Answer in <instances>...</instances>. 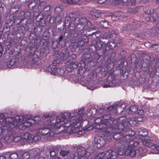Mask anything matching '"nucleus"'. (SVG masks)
Returning <instances> with one entry per match:
<instances>
[{"instance_id":"f257e3e1","label":"nucleus","mask_w":159,"mask_h":159,"mask_svg":"<svg viewBox=\"0 0 159 159\" xmlns=\"http://www.w3.org/2000/svg\"><path fill=\"white\" fill-rule=\"evenodd\" d=\"M95 122L97 124H102L101 125L102 127L100 128L102 130L105 128H108L109 130L113 129L114 128L116 127V124L118 123L117 120L111 117L109 114L104 115L102 116L97 118Z\"/></svg>"},{"instance_id":"f03ea898","label":"nucleus","mask_w":159,"mask_h":159,"mask_svg":"<svg viewBox=\"0 0 159 159\" xmlns=\"http://www.w3.org/2000/svg\"><path fill=\"white\" fill-rule=\"evenodd\" d=\"M25 120L23 117L21 116H15L14 119L9 118L8 120V125L12 129L18 125V128L20 130H25L27 128L31 125V121H27L24 122Z\"/></svg>"},{"instance_id":"7ed1b4c3","label":"nucleus","mask_w":159,"mask_h":159,"mask_svg":"<svg viewBox=\"0 0 159 159\" xmlns=\"http://www.w3.org/2000/svg\"><path fill=\"white\" fill-rule=\"evenodd\" d=\"M37 5V10L39 14L37 15L36 19L39 21L42 20L46 13L49 12L51 9V6L46 2V0H34Z\"/></svg>"},{"instance_id":"20e7f679","label":"nucleus","mask_w":159,"mask_h":159,"mask_svg":"<svg viewBox=\"0 0 159 159\" xmlns=\"http://www.w3.org/2000/svg\"><path fill=\"white\" fill-rule=\"evenodd\" d=\"M79 122V120H77V118L75 117L70 119L68 123L65 124L64 125V129L66 132L72 134L75 130V126Z\"/></svg>"},{"instance_id":"39448f33","label":"nucleus","mask_w":159,"mask_h":159,"mask_svg":"<svg viewBox=\"0 0 159 159\" xmlns=\"http://www.w3.org/2000/svg\"><path fill=\"white\" fill-rule=\"evenodd\" d=\"M37 132L41 135L44 136L47 139L51 140L54 135L53 131L48 127H43L37 130Z\"/></svg>"},{"instance_id":"423d86ee","label":"nucleus","mask_w":159,"mask_h":159,"mask_svg":"<svg viewBox=\"0 0 159 159\" xmlns=\"http://www.w3.org/2000/svg\"><path fill=\"white\" fill-rule=\"evenodd\" d=\"M117 146L121 149H124L125 148L127 147L129 145L132 146L136 147L139 144V142L137 141L134 140H129V142L125 140H123L121 138L117 142Z\"/></svg>"},{"instance_id":"0eeeda50","label":"nucleus","mask_w":159,"mask_h":159,"mask_svg":"<svg viewBox=\"0 0 159 159\" xmlns=\"http://www.w3.org/2000/svg\"><path fill=\"white\" fill-rule=\"evenodd\" d=\"M116 152L112 150H110L105 152L98 153L93 159H109L110 157H114Z\"/></svg>"},{"instance_id":"6e6552de","label":"nucleus","mask_w":159,"mask_h":159,"mask_svg":"<svg viewBox=\"0 0 159 159\" xmlns=\"http://www.w3.org/2000/svg\"><path fill=\"white\" fill-rule=\"evenodd\" d=\"M46 70L51 74L54 75H62L65 73L63 69L54 66L50 65L46 68Z\"/></svg>"},{"instance_id":"1a4fd4ad","label":"nucleus","mask_w":159,"mask_h":159,"mask_svg":"<svg viewBox=\"0 0 159 159\" xmlns=\"http://www.w3.org/2000/svg\"><path fill=\"white\" fill-rule=\"evenodd\" d=\"M77 148V152L78 154L81 157H88L93 152L92 150H91V151H89V148L88 149L87 151L86 148L81 146H78Z\"/></svg>"},{"instance_id":"9d476101","label":"nucleus","mask_w":159,"mask_h":159,"mask_svg":"<svg viewBox=\"0 0 159 159\" xmlns=\"http://www.w3.org/2000/svg\"><path fill=\"white\" fill-rule=\"evenodd\" d=\"M94 146L98 148H100L103 146L106 143L105 139L100 136L95 137L94 139Z\"/></svg>"},{"instance_id":"9b49d317","label":"nucleus","mask_w":159,"mask_h":159,"mask_svg":"<svg viewBox=\"0 0 159 159\" xmlns=\"http://www.w3.org/2000/svg\"><path fill=\"white\" fill-rule=\"evenodd\" d=\"M65 118L63 116H57L56 119H52L50 120V125L54 126V127H56L57 128H60V127L59 126H58L57 125L61 122H65Z\"/></svg>"},{"instance_id":"f8f14e48","label":"nucleus","mask_w":159,"mask_h":159,"mask_svg":"<svg viewBox=\"0 0 159 159\" xmlns=\"http://www.w3.org/2000/svg\"><path fill=\"white\" fill-rule=\"evenodd\" d=\"M115 125L116 127L115 128H114V129H117L119 131H121V132H123V134H124V133L126 132H129L130 129L127 124L125 125L124 123H117V124H116Z\"/></svg>"},{"instance_id":"ddd939ff","label":"nucleus","mask_w":159,"mask_h":159,"mask_svg":"<svg viewBox=\"0 0 159 159\" xmlns=\"http://www.w3.org/2000/svg\"><path fill=\"white\" fill-rule=\"evenodd\" d=\"M126 107L125 104L124 103L121 104L119 105H112L109 107L108 109L110 111L116 108L115 112L116 114H118L121 113Z\"/></svg>"},{"instance_id":"4468645a","label":"nucleus","mask_w":159,"mask_h":159,"mask_svg":"<svg viewBox=\"0 0 159 159\" xmlns=\"http://www.w3.org/2000/svg\"><path fill=\"white\" fill-rule=\"evenodd\" d=\"M134 146L129 145L128 146L124 152V155H125L130 156L131 157H134L136 154H137V152L133 148Z\"/></svg>"},{"instance_id":"2eb2a0df","label":"nucleus","mask_w":159,"mask_h":159,"mask_svg":"<svg viewBox=\"0 0 159 159\" xmlns=\"http://www.w3.org/2000/svg\"><path fill=\"white\" fill-rule=\"evenodd\" d=\"M85 25L84 24H83L79 23L77 24L76 28V30L77 32V34L80 36H84L85 35V34L84 33V29H85Z\"/></svg>"},{"instance_id":"dca6fc26","label":"nucleus","mask_w":159,"mask_h":159,"mask_svg":"<svg viewBox=\"0 0 159 159\" xmlns=\"http://www.w3.org/2000/svg\"><path fill=\"white\" fill-rule=\"evenodd\" d=\"M113 129L109 130L108 128L107 129L106 128H103L102 130L103 132H105V136L106 137L107 140L109 141L111 140L112 138H113Z\"/></svg>"},{"instance_id":"f3484780","label":"nucleus","mask_w":159,"mask_h":159,"mask_svg":"<svg viewBox=\"0 0 159 159\" xmlns=\"http://www.w3.org/2000/svg\"><path fill=\"white\" fill-rule=\"evenodd\" d=\"M129 132H126L124 133V134H123L122 138L123 140H125L126 141H129V140H130V138L133 137V135L134 134V131H131L130 129H129Z\"/></svg>"},{"instance_id":"a211bd4d","label":"nucleus","mask_w":159,"mask_h":159,"mask_svg":"<svg viewBox=\"0 0 159 159\" xmlns=\"http://www.w3.org/2000/svg\"><path fill=\"white\" fill-rule=\"evenodd\" d=\"M69 51L68 49H63L60 54V59L61 60H65L69 57Z\"/></svg>"},{"instance_id":"6ab92c4d","label":"nucleus","mask_w":159,"mask_h":159,"mask_svg":"<svg viewBox=\"0 0 159 159\" xmlns=\"http://www.w3.org/2000/svg\"><path fill=\"white\" fill-rule=\"evenodd\" d=\"M85 30L89 31H91L92 30H96V28L94 25L91 23L90 22L87 21L86 25H85Z\"/></svg>"},{"instance_id":"aec40b11","label":"nucleus","mask_w":159,"mask_h":159,"mask_svg":"<svg viewBox=\"0 0 159 159\" xmlns=\"http://www.w3.org/2000/svg\"><path fill=\"white\" fill-rule=\"evenodd\" d=\"M62 11L63 9L59 7H55L54 10L55 14L61 17L63 15Z\"/></svg>"},{"instance_id":"412c9836","label":"nucleus","mask_w":159,"mask_h":159,"mask_svg":"<svg viewBox=\"0 0 159 159\" xmlns=\"http://www.w3.org/2000/svg\"><path fill=\"white\" fill-rule=\"evenodd\" d=\"M123 132H118L113 134V139L115 140H117V142H118L121 138H122Z\"/></svg>"},{"instance_id":"4be33fe9","label":"nucleus","mask_w":159,"mask_h":159,"mask_svg":"<svg viewBox=\"0 0 159 159\" xmlns=\"http://www.w3.org/2000/svg\"><path fill=\"white\" fill-rule=\"evenodd\" d=\"M127 120L129 124L132 126H134L136 125V120L134 117H129L128 118Z\"/></svg>"},{"instance_id":"5701e85b","label":"nucleus","mask_w":159,"mask_h":159,"mask_svg":"<svg viewBox=\"0 0 159 159\" xmlns=\"http://www.w3.org/2000/svg\"><path fill=\"white\" fill-rule=\"evenodd\" d=\"M33 135L28 133H26L24 134V137L28 143H31L32 141Z\"/></svg>"},{"instance_id":"b1692460","label":"nucleus","mask_w":159,"mask_h":159,"mask_svg":"<svg viewBox=\"0 0 159 159\" xmlns=\"http://www.w3.org/2000/svg\"><path fill=\"white\" fill-rule=\"evenodd\" d=\"M90 14L95 17L98 18L101 16V13L100 11L96 10H94L91 11Z\"/></svg>"},{"instance_id":"393cba45","label":"nucleus","mask_w":159,"mask_h":159,"mask_svg":"<svg viewBox=\"0 0 159 159\" xmlns=\"http://www.w3.org/2000/svg\"><path fill=\"white\" fill-rule=\"evenodd\" d=\"M126 118L125 116H123L119 117L117 120L118 123H124L125 125L127 124V122H126Z\"/></svg>"},{"instance_id":"a878e982","label":"nucleus","mask_w":159,"mask_h":159,"mask_svg":"<svg viewBox=\"0 0 159 159\" xmlns=\"http://www.w3.org/2000/svg\"><path fill=\"white\" fill-rule=\"evenodd\" d=\"M143 144L146 147H152V148L153 149V144L150 141L148 140H144L142 141Z\"/></svg>"},{"instance_id":"bb28decb","label":"nucleus","mask_w":159,"mask_h":159,"mask_svg":"<svg viewBox=\"0 0 159 159\" xmlns=\"http://www.w3.org/2000/svg\"><path fill=\"white\" fill-rule=\"evenodd\" d=\"M33 154H34V156H33L34 159H45L43 157H40L41 153L39 151L34 152Z\"/></svg>"},{"instance_id":"cd10ccee","label":"nucleus","mask_w":159,"mask_h":159,"mask_svg":"<svg viewBox=\"0 0 159 159\" xmlns=\"http://www.w3.org/2000/svg\"><path fill=\"white\" fill-rule=\"evenodd\" d=\"M76 20L78 21H79V23L84 24L85 25L86 23L87 24V22L86 18L85 17H81L80 19L76 18L75 20L76 21Z\"/></svg>"},{"instance_id":"c85d7f7f","label":"nucleus","mask_w":159,"mask_h":159,"mask_svg":"<svg viewBox=\"0 0 159 159\" xmlns=\"http://www.w3.org/2000/svg\"><path fill=\"white\" fill-rule=\"evenodd\" d=\"M146 152V150L143 147L139 148L137 150V152L139 155L141 156H144L145 152Z\"/></svg>"},{"instance_id":"c756f323","label":"nucleus","mask_w":159,"mask_h":159,"mask_svg":"<svg viewBox=\"0 0 159 159\" xmlns=\"http://www.w3.org/2000/svg\"><path fill=\"white\" fill-rule=\"evenodd\" d=\"M124 31L127 32L130 31L132 29V26L129 24H126L122 27Z\"/></svg>"},{"instance_id":"7c9ffc66","label":"nucleus","mask_w":159,"mask_h":159,"mask_svg":"<svg viewBox=\"0 0 159 159\" xmlns=\"http://www.w3.org/2000/svg\"><path fill=\"white\" fill-rule=\"evenodd\" d=\"M105 46V43L101 41H100L99 42H98L96 43V46L97 49L99 50L101 49L102 48L103 46Z\"/></svg>"},{"instance_id":"2f4dec72","label":"nucleus","mask_w":159,"mask_h":159,"mask_svg":"<svg viewBox=\"0 0 159 159\" xmlns=\"http://www.w3.org/2000/svg\"><path fill=\"white\" fill-rule=\"evenodd\" d=\"M45 118V119L46 121H48L51 120V118L54 117V115L51 114H45L43 115Z\"/></svg>"},{"instance_id":"473e14b6","label":"nucleus","mask_w":159,"mask_h":159,"mask_svg":"<svg viewBox=\"0 0 159 159\" xmlns=\"http://www.w3.org/2000/svg\"><path fill=\"white\" fill-rule=\"evenodd\" d=\"M143 133H144V134H140L139 135L138 138L141 139V140L144 139L145 138L147 137V136L148 134V132L145 130H144L143 131Z\"/></svg>"},{"instance_id":"72a5a7b5","label":"nucleus","mask_w":159,"mask_h":159,"mask_svg":"<svg viewBox=\"0 0 159 159\" xmlns=\"http://www.w3.org/2000/svg\"><path fill=\"white\" fill-rule=\"evenodd\" d=\"M100 25L104 28H107L109 26L108 23L105 20H102L99 22Z\"/></svg>"},{"instance_id":"f704fd0d","label":"nucleus","mask_w":159,"mask_h":159,"mask_svg":"<svg viewBox=\"0 0 159 159\" xmlns=\"http://www.w3.org/2000/svg\"><path fill=\"white\" fill-rule=\"evenodd\" d=\"M107 45L108 46V48L110 49H112L114 48L116 46V43L113 42H113H110L108 43Z\"/></svg>"},{"instance_id":"c9c22d12","label":"nucleus","mask_w":159,"mask_h":159,"mask_svg":"<svg viewBox=\"0 0 159 159\" xmlns=\"http://www.w3.org/2000/svg\"><path fill=\"white\" fill-rule=\"evenodd\" d=\"M144 12L145 13H146L148 15H149V16L148 17L149 18V19H150L151 18H152L153 19V20H156V18L152 16V14H151V12L150 10H145L144 11Z\"/></svg>"},{"instance_id":"e433bc0d","label":"nucleus","mask_w":159,"mask_h":159,"mask_svg":"<svg viewBox=\"0 0 159 159\" xmlns=\"http://www.w3.org/2000/svg\"><path fill=\"white\" fill-rule=\"evenodd\" d=\"M68 67L71 69L73 70L77 68V65L76 63L72 62L70 63L68 65Z\"/></svg>"},{"instance_id":"4c0bfd02","label":"nucleus","mask_w":159,"mask_h":159,"mask_svg":"<svg viewBox=\"0 0 159 159\" xmlns=\"http://www.w3.org/2000/svg\"><path fill=\"white\" fill-rule=\"evenodd\" d=\"M13 139V137L11 136H6L5 138H4V140L5 141L9 143H10L12 141V139Z\"/></svg>"},{"instance_id":"58836bf2","label":"nucleus","mask_w":159,"mask_h":159,"mask_svg":"<svg viewBox=\"0 0 159 159\" xmlns=\"http://www.w3.org/2000/svg\"><path fill=\"white\" fill-rule=\"evenodd\" d=\"M41 138L39 136V135H36L35 136H34L33 135L32 138V141L31 142H34L37 141H38L39 140H40Z\"/></svg>"},{"instance_id":"ea45409f","label":"nucleus","mask_w":159,"mask_h":159,"mask_svg":"<svg viewBox=\"0 0 159 159\" xmlns=\"http://www.w3.org/2000/svg\"><path fill=\"white\" fill-rule=\"evenodd\" d=\"M14 60H9L7 62V65L8 67H10L14 65Z\"/></svg>"},{"instance_id":"a19ab883","label":"nucleus","mask_w":159,"mask_h":159,"mask_svg":"<svg viewBox=\"0 0 159 159\" xmlns=\"http://www.w3.org/2000/svg\"><path fill=\"white\" fill-rule=\"evenodd\" d=\"M25 12L23 11H20L18 13V18L20 20L23 19L25 17Z\"/></svg>"},{"instance_id":"79ce46f5","label":"nucleus","mask_w":159,"mask_h":159,"mask_svg":"<svg viewBox=\"0 0 159 159\" xmlns=\"http://www.w3.org/2000/svg\"><path fill=\"white\" fill-rule=\"evenodd\" d=\"M60 153L61 156L63 157H64L68 155L69 153V151H68L62 150L60 151Z\"/></svg>"},{"instance_id":"37998d69","label":"nucleus","mask_w":159,"mask_h":159,"mask_svg":"<svg viewBox=\"0 0 159 159\" xmlns=\"http://www.w3.org/2000/svg\"><path fill=\"white\" fill-rule=\"evenodd\" d=\"M150 48H153V50L157 51L159 50V44H152L151 45Z\"/></svg>"},{"instance_id":"c03bdc74","label":"nucleus","mask_w":159,"mask_h":159,"mask_svg":"<svg viewBox=\"0 0 159 159\" xmlns=\"http://www.w3.org/2000/svg\"><path fill=\"white\" fill-rule=\"evenodd\" d=\"M37 4L36 2H31L28 5V7L30 9H33Z\"/></svg>"},{"instance_id":"a18cd8bd","label":"nucleus","mask_w":159,"mask_h":159,"mask_svg":"<svg viewBox=\"0 0 159 159\" xmlns=\"http://www.w3.org/2000/svg\"><path fill=\"white\" fill-rule=\"evenodd\" d=\"M131 108V110H132V112L133 114H134L137 112L138 110V107L137 106H131L130 107Z\"/></svg>"},{"instance_id":"49530a36","label":"nucleus","mask_w":159,"mask_h":159,"mask_svg":"<svg viewBox=\"0 0 159 159\" xmlns=\"http://www.w3.org/2000/svg\"><path fill=\"white\" fill-rule=\"evenodd\" d=\"M18 156L16 153L11 154L9 156L10 159H18Z\"/></svg>"},{"instance_id":"de8ad7c7","label":"nucleus","mask_w":159,"mask_h":159,"mask_svg":"<svg viewBox=\"0 0 159 159\" xmlns=\"http://www.w3.org/2000/svg\"><path fill=\"white\" fill-rule=\"evenodd\" d=\"M22 144H24L27 142L26 140L24 137V134L22 137H20V139L19 142Z\"/></svg>"},{"instance_id":"09e8293b","label":"nucleus","mask_w":159,"mask_h":159,"mask_svg":"<svg viewBox=\"0 0 159 159\" xmlns=\"http://www.w3.org/2000/svg\"><path fill=\"white\" fill-rule=\"evenodd\" d=\"M117 35V33L113 32V33H111L110 38H111L113 40H114L116 39Z\"/></svg>"},{"instance_id":"8fccbe9b","label":"nucleus","mask_w":159,"mask_h":159,"mask_svg":"<svg viewBox=\"0 0 159 159\" xmlns=\"http://www.w3.org/2000/svg\"><path fill=\"white\" fill-rule=\"evenodd\" d=\"M22 157L23 159H30V155L28 152H25L23 154Z\"/></svg>"},{"instance_id":"3c124183","label":"nucleus","mask_w":159,"mask_h":159,"mask_svg":"<svg viewBox=\"0 0 159 159\" xmlns=\"http://www.w3.org/2000/svg\"><path fill=\"white\" fill-rule=\"evenodd\" d=\"M115 84V83H114L113 82L111 81L109 83V84H106L103 85V87L107 88L109 87H112L114 86Z\"/></svg>"},{"instance_id":"603ef678","label":"nucleus","mask_w":159,"mask_h":159,"mask_svg":"<svg viewBox=\"0 0 159 159\" xmlns=\"http://www.w3.org/2000/svg\"><path fill=\"white\" fill-rule=\"evenodd\" d=\"M121 1L123 3L128 2L130 1L131 3L133 5H134L136 1V0H121Z\"/></svg>"},{"instance_id":"864d4df0","label":"nucleus","mask_w":159,"mask_h":159,"mask_svg":"<svg viewBox=\"0 0 159 159\" xmlns=\"http://www.w3.org/2000/svg\"><path fill=\"white\" fill-rule=\"evenodd\" d=\"M23 119L25 120L24 121V122H26L27 121H30V117L27 115H25L23 117Z\"/></svg>"},{"instance_id":"5fc2aeb1","label":"nucleus","mask_w":159,"mask_h":159,"mask_svg":"<svg viewBox=\"0 0 159 159\" xmlns=\"http://www.w3.org/2000/svg\"><path fill=\"white\" fill-rule=\"evenodd\" d=\"M63 39V36L62 35H61L58 38V39L56 41V42L57 43V44L60 45V42L62 41Z\"/></svg>"},{"instance_id":"6e6d98bb","label":"nucleus","mask_w":159,"mask_h":159,"mask_svg":"<svg viewBox=\"0 0 159 159\" xmlns=\"http://www.w3.org/2000/svg\"><path fill=\"white\" fill-rule=\"evenodd\" d=\"M20 136H18L15 137L13 139V140L14 142H20Z\"/></svg>"},{"instance_id":"4d7b16f0","label":"nucleus","mask_w":159,"mask_h":159,"mask_svg":"<svg viewBox=\"0 0 159 159\" xmlns=\"http://www.w3.org/2000/svg\"><path fill=\"white\" fill-rule=\"evenodd\" d=\"M126 113L129 115L133 114V113L132 112V110H131V108L130 107L129 108L126 109Z\"/></svg>"},{"instance_id":"13d9d810","label":"nucleus","mask_w":159,"mask_h":159,"mask_svg":"<svg viewBox=\"0 0 159 159\" xmlns=\"http://www.w3.org/2000/svg\"><path fill=\"white\" fill-rule=\"evenodd\" d=\"M102 53L103 55H104L106 53L107 51V49L106 48V44H105V46H103L102 47Z\"/></svg>"},{"instance_id":"bf43d9fd","label":"nucleus","mask_w":159,"mask_h":159,"mask_svg":"<svg viewBox=\"0 0 159 159\" xmlns=\"http://www.w3.org/2000/svg\"><path fill=\"white\" fill-rule=\"evenodd\" d=\"M3 129L0 127V139L3 137Z\"/></svg>"},{"instance_id":"052dcab7","label":"nucleus","mask_w":159,"mask_h":159,"mask_svg":"<svg viewBox=\"0 0 159 159\" xmlns=\"http://www.w3.org/2000/svg\"><path fill=\"white\" fill-rule=\"evenodd\" d=\"M4 119V115L3 114H0V122L3 121Z\"/></svg>"},{"instance_id":"680f3d73","label":"nucleus","mask_w":159,"mask_h":159,"mask_svg":"<svg viewBox=\"0 0 159 159\" xmlns=\"http://www.w3.org/2000/svg\"><path fill=\"white\" fill-rule=\"evenodd\" d=\"M49 153H50V156L52 157H54L56 155V153L54 151H50L49 152Z\"/></svg>"},{"instance_id":"e2e57ef3","label":"nucleus","mask_w":159,"mask_h":159,"mask_svg":"<svg viewBox=\"0 0 159 159\" xmlns=\"http://www.w3.org/2000/svg\"><path fill=\"white\" fill-rule=\"evenodd\" d=\"M143 120V118L142 116H139L137 117V120L138 121L141 122Z\"/></svg>"},{"instance_id":"0e129e2a","label":"nucleus","mask_w":159,"mask_h":159,"mask_svg":"<svg viewBox=\"0 0 159 159\" xmlns=\"http://www.w3.org/2000/svg\"><path fill=\"white\" fill-rule=\"evenodd\" d=\"M84 110V108L82 107V108H81L78 111V115H79L80 114H81L83 112Z\"/></svg>"},{"instance_id":"69168bd1","label":"nucleus","mask_w":159,"mask_h":159,"mask_svg":"<svg viewBox=\"0 0 159 159\" xmlns=\"http://www.w3.org/2000/svg\"><path fill=\"white\" fill-rule=\"evenodd\" d=\"M63 2L66 4H72V0H63Z\"/></svg>"},{"instance_id":"338daca9","label":"nucleus","mask_w":159,"mask_h":159,"mask_svg":"<svg viewBox=\"0 0 159 159\" xmlns=\"http://www.w3.org/2000/svg\"><path fill=\"white\" fill-rule=\"evenodd\" d=\"M76 118H77V120H79V122L80 121H81L83 120V117L81 115H78V116H76Z\"/></svg>"},{"instance_id":"774afa93","label":"nucleus","mask_w":159,"mask_h":159,"mask_svg":"<svg viewBox=\"0 0 159 159\" xmlns=\"http://www.w3.org/2000/svg\"><path fill=\"white\" fill-rule=\"evenodd\" d=\"M68 115H69V117H70L69 119H73V118H74L73 116H75V114L74 113H70V114H69Z\"/></svg>"}]
</instances>
